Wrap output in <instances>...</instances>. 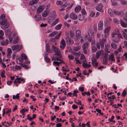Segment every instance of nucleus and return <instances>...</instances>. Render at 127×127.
<instances>
[{
    "label": "nucleus",
    "mask_w": 127,
    "mask_h": 127,
    "mask_svg": "<svg viewBox=\"0 0 127 127\" xmlns=\"http://www.w3.org/2000/svg\"><path fill=\"white\" fill-rule=\"evenodd\" d=\"M52 49L55 52V55L58 56L60 58H61L62 57V56L60 51L58 48L55 47L54 46H53L52 47Z\"/></svg>",
    "instance_id": "nucleus-1"
},
{
    "label": "nucleus",
    "mask_w": 127,
    "mask_h": 127,
    "mask_svg": "<svg viewBox=\"0 0 127 127\" xmlns=\"http://www.w3.org/2000/svg\"><path fill=\"white\" fill-rule=\"evenodd\" d=\"M106 41V39L105 38H103L102 40L101 39L99 40V43L102 49H103L104 45V44Z\"/></svg>",
    "instance_id": "nucleus-2"
},
{
    "label": "nucleus",
    "mask_w": 127,
    "mask_h": 127,
    "mask_svg": "<svg viewBox=\"0 0 127 127\" xmlns=\"http://www.w3.org/2000/svg\"><path fill=\"white\" fill-rule=\"evenodd\" d=\"M103 6V4L100 3L96 7L95 9L97 10L98 11L101 12H103V10L102 9V8Z\"/></svg>",
    "instance_id": "nucleus-3"
},
{
    "label": "nucleus",
    "mask_w": 127,
    "mask_h": 127,
    "mask_svg": "<svg viewBox=\"0 0 127 127\" xmlns=\"http://www.w3.org/2000/svg\"><path fill=\"white\" fill-rule=\"evenodd\" d=\"M45 6L44 5H41L37 8L36 13L39 14L44 9Z\"/></svg>",
    "instance_id": "nucleus-4"
},
{
    "label": "nucleus",
    "mask_w": 127,
    "mask_h": 127,
    "mask_svg": "<svg viewBox=\"0 0 127 127\" xmlns=\"http://www.w3.org/2000/svg\"><path fill=\"white\" fill-rule=\"evenodd\" d=\"M66 43H68V44L69 45H71L74 43V41L68 36L66 37Z\"/></svg>",
    "instance_id": "nucleus-5"
},
{
    "label": "nucleus",
    "mask_w": 127,
    "mask_h": 127,
    "mask_svg": "<svg viewBox=\"0 0 127 127\" xmlns=\"http://www.w3.org/2000/svg\"><path fill=\"white\" fill-rule=\"evenodd\" d=\"M119 33V30L118 29H116L111 33L112 37V38H114L115 35H117Z\"/></svg>",
    "instance_id": "nucleus-6"
},
{
    "label": "nucleus",
    "mask_w": 127,
    "mask_h": 127,
    "mask_svg": "<svg viewBox=\"0 0 127 127\" xmlns=\"http://www.w3.org/2000/svg\"><path fill=\"white\" fill-rule=\"evenodd\" d=\"M103 27V22L102 20H101L99 22L98 24V30H102Z\"/></svg>",
    "instance_id": "nucleus-7"
},
{
    "label": "nucleus",
    "mask_w": 127,
    "mask_h": 127,
    "mask_svg": "<svg viewBox=\"0 0 127 127\" xmlns=\"http://www.w3.org/2000/svg\"><path fill=\"white\" fill-rule=\"evenodd\" d=\"M50 18L51 19H55L56 17V12L55 11H53L49 16Z\"/></svg>",
    "instance_id": "nucleus-8"
},
{
    "label": "nucleus",
    "mask_w": 127,
    "mask_h": 127,
    "mask_svg": "<svg viewBox=\"0 0 127 127\" xmlns=\"http://www.w3.org/2000/svg\"><path fill=\"white\" fill-rule=\"evenodd\" d=\"M61 45L60 47L62 49H64L66 46V43L64 39L62 40L60 42Z\"/></svg>",
    "instance_id": "nucleus-9"
},
{
    "label": "nucleus",
    "mask_w": 127,
    "mask_h": 127,
    "mask_svg": "<svg viewBox=\"0 0 127 127\" xmlns=\"http://www.w3.org/2000/svg\"><path fill=\"white\" fill-rule=\"evenodd\" d=\"M88 41L91 42L92 45H95V40L93 39V38L92 37H89L88 38Z\"/></svg>",
    "instance_id": "nucleus-10"
},
{
    "label": "nucleus",
    "mask_w": 127,
    "mask_h": 127,
    "mask_svg": "<svg viewBox=\"0 0 127 127\" xmlns=\"http://www.w3.org/2000/svg\"><path fill=\"white\" fill-rule=\"evenodd\" d=\"M70 18L74 20L76 19L77 18V16L73 13L70 14Z\"/></svg>",
    "instance_id": "nucleus-11"
},
{
    "label": "nucleus",
    "mask_w": 127,
    "mask_h": 127,
    "mask_svg": "<svg viewBox=\"0 0 127 127\" xmlns=\"http://www.w3.org/2000/svg\"><path fill=\"white\" fill-rule=\"evenodd\" d=\"M9 26V24L8 22L6 23L3 25L1 27V28L4 30H5Z\"/></svg>",
    "instance_id": "nucleus-12"
},
{
    "label": "nucleus",
    "mask_w": 127,
    "mask_h": 127,
    "mask_svg": "<svg viewBox=\"0 0 127 127\" xmlns=\"http://www.w3.org/2000/svg\"><path fill=\"white\" fill-rule=\"evenodd\" d=\"M89 44L87 42H85L82 45L83 49H87L88 48Z\"/></svg>",
    "instance_id": "nucleus-13"
},
{
    "label": "nucleus",
    "mask_w": 127,
    "mask_h": 127,
    "mask_svg": "<svg viewBox=\"0 0 127 127\" xmlns=\"http://www.w3.org/2000/svg\"><path fill=\"white\" fill-rule=\"evenodd\" d=\"M108 60L111 61L112 62H115V60L114 58V55L113 54H111L109 56Z\"/></svg>",
    "instance_id": "nucleus-14"
},
{
    "label": "nucleus",
    "mask_w": 127,
    "mask_h": 127,
    "mask_svg": "<svg viewBox=\"0 0 127 127\" xmlns=\"http://www.w3.org/2000/svg\"><path fill=\"white\" fill-rule=\"evenodd\" d=\"M103 50H100V51H98L96 53V57L97 58H99L101 54L102 53H103Z\"/></svg>",
    "instance_id": "nucleus-15"
},
{
    "label": "nucleus",
    "mask_w": 127,
    "mask_h": 127,
    "mask_svg": "<svg viewBox=\"0 0 127 127\" xmlns=\"http://www.w3.org/2000/svg\"><path fill=\"white\" fill-rule=\"evenodd\" d=\"M35 20L36 21H38L40 20L41 19V15L38 14L35 15L34 16Z\"/></svg>",
    "instance_id": "nucleus-16"
},
{
    "label": "nucleus",
    "mask_w": 127,
    "mask_h": 127,
    "mask_svg": "<svg viewBox=\"0 0 127 127\" xmlns=\"http://www.w3.org/2000/svg\"><path fill=\"white\" fill-rule=\"evenodd\" d=\"M49 14V11H48L47 10H45L42 14V16L44 17H47Z\"/></svg>",
    "instance_id": "nucleus-17"
},
{
    "label": "nucleus",
    "mask_w": 127,
    "mask_h": 127,
    "mask_svg": "<svg viewBox=\"0 0 127 127\" xmlns=\"http://www.w3.org/2000/svg\"><path fill=\"white\" fill-rule=\"evenodd\" d=\"M80 59L83 63L86 62V60L85 56L83 55H81L80 57Z\"/></svg>",
    "instance_id": "nucleus-18"
},
{
    "label": "nucleus",
    "mask_w": 127,
    "mask_h": 127,
    "mask_svg": "<svg viewBox=\"0 0 127 127\" xmlns=\"http://www.w3.org/2000/svg\"><path fill=\"white\" fill-rule=\"evenodd\" d=\"M94 45H92L91 47L92 51L93 53H95L97 50V48L94 46Z\"/></svg>",
    "instance_id": "nucleus-19"
},
{
    "label": "nucleus",
    "mask_w": 127,
    "mask_h": 127,
    "mask_svg": "<svg viewBox=\"0 0 127 127\" xmlns=\"http://www.w3.org/2000/svg\"><path fill=\"white\" fill-rule=\"evenodd\" d=\"M11 31V30L10 29H7L5 31V35L6 36H10L11 34V33H10Z\"/></svg>",
    "instance_id": "nucleus-20"
},
{
    "label": "nucleus",
    "mask_w": 127,
    "mask_h": 127,
    "mask_svg": "<svg viewBox=\"0 0 127 127\" xmlns=\"http://www.w3.org/2000/svg\"><path fill=\"white\" fill-rule=\"evenodd\" d=\"M82 66L84 68H90L91 66V65L87 63H83L82 64Z\"/></svg>",
    "instance_id": "nucleus-21"
},
{
    "label": "nucleus",
    "mask_w": 127,
    "mask_h": 127,
    "mask_svg": "<svg viewBox=\"0 0 127 127\" xmlns=\"http://www.w3.org/2000/svg\"><path fill=\"white\" fill-rule=\"evenodd\" d=\"M120 23L123 27L125 28L127 27V24L124 22L121 19L120 20Z\"/></svg>",
    "instance_id": "nucleus-22"
},
{
    "label": "nucleus",
    "mask_w": 127,
    "mask_h": 127,
    "mask_svg": "<svg viewBox=\"0 0 127 127\" xmlns=\"http://www.w3.org/2000/svg\"><path fill=\"white\" fill-rule=\"evenodd\" d=\"M113 13L116 15H120L123 14V12L122 11H114Z\"/></svg>",
    "instance_id": "nucleus-23"
},
{
    "label": "nucleus",
    "mask_w": 127,
    "mask_h": 127,
    "mask_svg": "<svg viewBox=\"0 0 127 127\" xmlns=\"http://www.w3.org/2000/svg\"><path fill=\"white\" fill-rule=\"evenodd\" d=\"M81 9V6H78L75 8V10L76 12L78 13L80 11Z\"/></svg>",
    "instance_id": "nucleus-24"
},
{
    "label": "nucleus",
    "mask_w": 127,
    "mask_h": 127,
    "mask_svg": "<svg viewBox=\"0 0 127 127\" xmlns=\"http://www.w3.org/2000/svg\"><path fill=\"white\" fill-rule=\"evenodd\" d=\"M21 58H22L23 60L24 59L25 60H27L28 58L26 55L24 53H22L21 55Z\"/></svg>",
    "instance_id": "nucleus-25"
},
{
    "label": "nucleus",
    "mask_w": 127,
    "mask_h": 127,
    "mask_svg": "<svg viewBox=\"0 0 127 127\" xmlns=\"http://www.w3.org/2000/svg\"><path fill=\"white\" fill-rule=\"evenodd\" d=\"M21 83L20 81V78H18L15 79L14 82V84H17V83L20 84Z\"/></svg>",
    "instance_id": "nucleus-26"
},
{
    "label": "nucleus",
    "mask_w": 127,
    "mask_h": 127,
    "mask_svg": "<svg viewBox=\"0 0 127 127\" xmlns=\"http://www.w3.org/2000/svg\"><path fill=\"white\" fill-rule=\"evenodd\" d=\"M111 27H108L106 28L105 29L104 31V33H109L110 30V29Z\"/></svg>",
    "instance_id": "nucleus-27"
},
{
    "label": "nucleus",
    "mask_w": 127,
    "mask_h": 127,
    "mask_svg": "<svg viewBox=\"0 0 127 127\" xmlns=\"http://www.w3.org/2000/svg\"><path fill=\"white\" fill-rule=\"evenodd\" d=\"M110 47V45L108 44H107L105 45V50L106 52H108V50L109 49Z\"/></svg>",
    "instance_id": "nucleus-28"
},
{
    "label": "nucleus",
    "mask_w": 127,
    "mask_h": 127,
    "mask_svg": "<svg viewBox=\"0 0 127 127\" xmlns=\"http://www.w3.org/2000/svg\"><path fill=\"white\" fill-rule=\"evenodd\" d=\"M39 0H33L29 3V4L30 5H33L37 2Z\"/></svg>",
    "instance_id": "nucleus-29"
},
{
    "label": "nucleus",
    "mask_w": 127,
    "mask_h": 127,
    "mask_svg": "<svg viewBox=\"0 0 127 127\" xmlns=\"http://www.w3.org/2000/svg\"><path fill=\"white\" fill-rule=\"evenodd\" d=\"M44 60L47 63H49L51 62V60L50 58H49L48 56H46L44 58Z\"/></svg>",
    "instance_id": "nucleus-30"
},
{
    "label": "nucleus",
    "mask_w": 127,
    "mask_h": 127,
    "mask_svg": "<svg viewBox=\"0 0 127 127\" xmlns=\"http://www.w3.org/2000/svg\"><path fill=\"white\" fill-rule=\"evenodd\" d=\"M19 41V39L18 37H16L14 39L13 41V43L14 44H15L17 43Z\"/></svg>",
    "instance_id": "nucleus-31"
},
{
    "label": "nucleus",
    "mask_w": 127,
    "mask_h": 127,
    "mask_svg": "<svg viewBox=\"0 0 127 127\" xmlns=\"http://www.w3.org/2000/svg\"><path fill=\"white\" fill-rule=\"evenodd\" d=\"M18 47V45H14L12 46L11 48L13 51L16 50L17 51Z\"/></svg>",
    "instance_id": "nucleus-32"
},
{
    "label": "nucleus",
    "mask_w": 127,
    "mask_h": 127,
    "mask_svg": "<svg viewBox=\"0 0 127 127\" xmlns=\"http://www.w3.org/2000/svg\"><path fill=\"white\" fill-rule=\"evenodd\" d=\"M62 26V24H59L55 27V28L57 30H59L61 28Z\"/></svg>",
    "instance_id": "nucleus-33"
},
{
    "label": "nucleus",
    "mask_w": 127,
    "mask_h": 127,
    "mask_svg": "<svg viewBox=\"0 0 127 127\" xmlns=\"http://www.w3.org/2000/svg\"><path fill=\"white\" fill-rule=\"evenodd\" d=\"M76 36L77 37H80L81 35V32L79 30H77L75 32Z\"/></svg>",
    "instance_id": "nucleus-34"
},
{
    "label": "nucleus",
    "mask_w": 127,
    "mask_h": 127,
    "mask_svg": "<svg viewBox=\"0 0 127 127\" xmlns=\"http://www.w3.org/2000/svg\"><path fill=\"white\" fill-rule=\"evenodd\" d=\"M59 21V19L58 18H57L56 19L55 21L51 25L52 26H55L56 25Z\"/></svg>",
    "instance_id": "nucleus-35"
},
{
    "label": "nucleus",
    "mask_w": 127,
    "mask_h": 127,
    "mask_svg": "<svg viewBox=\"0 0 127 127\" xmlns=\"http://www.w3.org/2000/svg\"><path fill=\"white\" fill-rule=\"evenodd\" d=\"M88 33L89 35L93 36L94 34L93 31L91 30H88Z\"/></svg>",
    "instance_id": "nucleus-36"
},
{
    "label": "nucleus",
    "mask_w": 127,
    "mask_h": 127,
    "mask_svg": "<svg viewBox=\"0 0 127 127\" xmlns=\"http://www.w3.org/2000/svg\"><path fill=\"white\" fill-rule=\"evenodd\" d=\"M7 22V19H6L1 21L0 22V24L3 26Z\"/></svg>",
    "instance_id": "nucleus-37"
},
{
    "label": "nucleus",
    "mask_w": 127,
    "mask_h": 127,
    "mask_svg": "<svg viewBox=\"0 0 127 127\" xmlns=\"http://www.w3.org/2000/svg\"><path fill=\"white\" fill-rule=\"evenodd\" d=\"M78 19L80 21H82L84 19V16L80 14L78 16Z\"/></svg>",
    "instance_id": "nucleus-38"
},
{
    "label": "nucleus",
    "mask_w": 127,
    "mask_h": 127,
    "mask_svg": "<svg viewBox=\"0 0 127 127\" xmlns=\"http://www.w3.org/2000/svg\"><path fill=\"white\" fill-rule=\"evenodd\" d=\"M81 47L80 46H78L77 47H75L73 48V50L75 51H78L80 49Z\"/></svg>",
    "instance_id": "nucleus-39"
},
{
    "label": "nucleus",
    "mask_w": 127,
    "mask_h": 127,
    "mask_svg": "<svg viewBox=\"0 0 127 127\" xmlns=\"http://www.w3.org/2000/svg\"><path fill=\"white\" fill-rule=\"evenodd\" d=\"M92 64L93 66L96 67L98 65V63L95 61H92Z\"/></svg>",
    "instance_id": "nucleus-40"
},
{
    "label": "nucleus",
    "mask_w": 127,
    "mask_h": 127,
    "mask_svg": "<svg viewBox=\"0 0 127 127\" xmlns=\"http://www.w3.org/2000/svg\"><path fill=\"white\" fill-rule=\"evenodd\" d=\"M68 57L70 60H72L74 59V56L71 54H69L68 55Z\"/></svg>",
    "instance_id": "nucleus-41"
},
{
    "label": "nucleus",
    "mask_w": 127,
    "mask_h": 127,
    "mask_svg": "<svg viewBox=\"0 0 127 127\" xmlns=\"http://www.w3.org/2000/svg\"><path fill=\"white\" fill-rule=\"evenodd\" d=\"M111 46L112 48L114 49L116 48L117 47V45L113 43H111Z\"/></svg>",
    "instance_id": "nucleus-42"
},
{
    "label": "nucleus",
    "mask_w": 127,
    "mask_h": 127,
    "mask_svg": "<svg viewBox=\"0 0 127 127\" xmlns=\"http://www.w3.org/2000/svg\"><path fill=\"white\" fill-rule=\"evenodd\" d=\"M95 15V12L93 11H91L90 12V16L91 17H93Z\"/></svg>",
    "instance_id": "nucleus-43"
},
{
    "label": "nucleus",
    "mask_w": 127,
    "mask_h": 127,
    "mask_svg": "<svg viewBox=\"0 0 127 127\" xmlns=\"http://www.w3.org/2000/svg\"><path fill=\"white\" fill-rule=\"evenodd\" d=\"M113 22L116 24H118L120 22L117 19H116L115 18L113 19Z\"/></svg>",
    "instance_id": "nucleus-44"
},
{
    "label": "nucleus",
    "mask_w": 127,
    "mask_h": 127,
    "mask_svg": "<svg viewBox=\"0 0 127 127\" xmlns=\"http://www.w3.org/2000/svg\"><path fill=\"white\" fill-rule=\"evenodd\" d=\"M62 33V32H60L55 37V38L56 39H58Z\"/></svg>",
    "instance_id": "nucleus-45"
},
{
    "label": "nucleus",
    "mask_w": 127,
    "mask_h": 127,
    "mask_svg": "<svg viewBox=\"0 0 127 127\" xmlns=\"http://www.w3.org/2000/svg\"><path fill=\"white\" fill-rule=\"evenodd\" d=\"M5 72L4 70H3L2 72H0V74L2 78H5V76L4 75Z\"/></svg>",
    "instance_id": "nucleus-46"
},
{
    "label": "nucleus",
    "mask_w": 127,
    "mask_h": 127,
    "mask_svg": "<svg viewBox=\"0 0 127 127\" xmlns=\"http://www.w3.org/2000/svg\"><path fill=\"white\" fill-rule=\"evenodd\" d=\"M108 12L111 16L113 15V12L112 9H109L108 10Z\"/></svg>",
    "instance_id": "nucleus-47"
},
{
    "label": "nucleus",
    "mask_w": 127,
    "mask_h": 127,
    "mask_svg": "<svg viewBox=\"0 0 127 127\" xmlns=\"http://www.w3.org/2000/svg\"><path fill=\"white\" fill-rule=\"evenodd\" d=\"M78 93V90H74L73 91V96H75L76 97H77L78 95H77V93Z\"/></svg>",
    "instance_id": "nucleus-48"
},
{
    "label": "nucleus",
    "mask_w": 127,
    "mask_h": 127,
    "mask_svg": "<svg viewBox=\"0 0 127 127\" xmlns=\"http://www.w3.org/2000/svg\"><path fill=\"white\" fill-rule=\"evenodd\" d=\"M80 53L79 52H78L76 54L75 56V58H78L80 56Z\"/></svg>",
    "instance_id": "nucleus-49"
},
{
    "label": "nucleus",
    "mask_w": 127,
    "mask_h": 127,
    "mask_svg": "<svg viewBox=\"0 0 127 127\" xmlns=\"http://www.w3.org/2000/svg\"><path fill=\"white\" fill-rule=\"evenodd\" d=\"M123 35L124 38L126 40H127V35L125 32H123Z\"/></svg>",
    "instance_id": "nucleus-50"
},
{
    "label": "nucleus",
    "mask_w": 127,
    "mask_h": 127,
    "mask_svg": "<svg viewBox=\"0 0 127 127\" xmlns=\"http://www.w3.org/2000/svg\"><path fill=\"white\" fill-rule=\"evenodd\" d=\"M63 4V2L61 1H57L56 2V4L58 5H62Z\"/></svg>",
    "instance_id": "nucleus-51"
},
{
    "label": "nucleus",
    "mask_w": 127,
    "mask_h": 127,
    "mask_svg": "<svg viewBox=\"0 0 127 127\" xmlns=\"http://www.w3.org/2000/svg\"><path fill=\"white\" fill-rule=\"evenodd\" d=\"M70 36L71 38L73 37L74 36V33L72 31L70 30Z\"/></svg>",
    "instance_id": "nucleus-52"
},
{
    "label": "nucleus",
    "mask_w": 127,
    "mask_h": 127,
    "mask_svg": "<svg viewBox=\"0 0 127 127\" xmlns=\"http://www.w3.org/2000/svg\"><path fill=\"white\" fill-rule=\"evenodd\" d=\"M53 63L54 65H55L58 66H60L59 62L57 61H54Z\"/></svg>",
    "instance_id": "nucleus-53"
},
{
    "label": "nucleus",
    "mask_w": 127,
    "mask_h": 127,
    "mask_svg": "<svg viewBox=\"0 0 127 127\" xmlns=\"http://www.w3.org/2000/svg\"><path fill=\"white\" fill-rule=\"evenodd\" d=\"M127 94V92L126 91L124 90L123 91V92L121 94V95L123 97L125 96Z\"/></svg>",
    "instance_id": "nucleus-54"
},
{
    "label": "nucleus",
    "mask_w": 127,
    "mask_h": 127,
    "mask_svg": "<svg viewBox=\"0 0 127 127\" xmlns=\"http://www.w3.org/2000/svg\"><path fill=\"white\" fill-rule=\"evenodd\" d=\"M23 46L22 45H18V48L17 51H20L22 48Z\"/></svg>",
    "instance_id": "nucleus-55"
},
{
    "label": "nucleus",
    "mask_w": 127,
    "mask_h": 127,
    "mask_svg": "<svg viewBox=\"0 0 127 127\" xmlns=\"http://www.w3.org/2000/svg\"><path fill=\"white\" fill-rule=\"evenodd\" d=\"M112 41L115 43H118L119 42V40L117 38H112Z\"/></svg>",
    "instance_id": "nucleus-56"
},
{
    "label": "nucleus",
    "mask_w": 127,
    "mask_h": 127,
    "mask_svg": "<svg viewBox=\"0 0 127 127\" xmlns=\"http://www.w3.org/2000/svg\"><path fill=\"white\" fill-rule=\"evenodd\" d=\"M81 12L83 15H86V11L84 8H83L82 9Z\"/></svg>",
    "instance_id": "nucleus-57"
},
{
    "label": "nucleus",
    "mask_w": 127,
    "mask_h": 127,
    "mask_svg": "<svg viewBox=\"0 0 127 127\" xmlns=\"http://www.w3.org/2000/svg\"><path fill=\"white\" fill-rule=\"evenodd\" d=\"M100 43L98 42H97L96 43V46L97 48L99 49H100Z\"/></svg>",
    "instance_id": "nucleus-58"
},
{
    "label": "nucleus",
    "mask_w": 127,
    "mask_h": 127,
    "mask_svg": "<svg viewBox=\"0 0 127 127\" xmlns=\"http://www.w3.org/2000/svg\"><path fill=\"white\" fill-rule=\"evenodd\" d=\"M22 67L21 66H19L16 65L15 67V68L16 70H20Z\"/></svg>",
    "instance_id": "nucleus-59"
},
{
    "label": "nucleus",
    "mask_w": 127,
    "mask_h": 127,
    "mask_svg": "<svg viewBox=\"0 0 127 127\" xmlns=\"http://www.w3.org/2000/svg\"><path fill=\"white\" fill-rule=\"evenodd\" d=\"M78 58H75V60L76 62V64H81V63L80 61V60H79L77 59Z\"/></svg>",
    "instance_id": "nucleus-60"
},
{
    "label": "nucleus",
    "mask_w": 127,
    "mask_h": 127,
    "mask_svg": "<svg viewBox=\"0 0 127 127\" xmlns=\"http://www.w3.org/2000/svg\"><path fill=\"white\" fill-rule=\"evenodd\" d=\"M79 90L81 92H83L84 90V87H79Z\"/></svg>",
    "instance_id": "nucleus-61"
},
{
    "label": "nucleus",
    "mask_w": 127,
    "mask_h": 127,
    "mask_svg": "<svg viewBox=\"0 0 127 127\" xmlns=\"http://www.w3.org/2000/svg\"><path fill=\"white\" fill-rule=\"evenodd\" d=\"M5 16L4 14H3L0 17V19L1 20H3L5 18Z\"/></svg>",
    "instance_id": "nucleus-62"
},
{
    "label": "nucleus",
    "mask_w": 127,
    "mask_h": 127,
    "mask_svg": "<svg viewBox=\"0 0 127 127\" xmlns=\"http://www.w3.org/2000/svg\"><path fill=\"white\" fill-rule=\"evenodd\" d=\"M94 29L95 32H96L97 31V26L96 25H94Z\"/></svg>",
    "instance_id": "nucleus-63"
},
{
    "label": "nucleus",
    "mask_w": 127,
    "mask_h": 127,
    "mask_svg": "<svg viewBox=\"0 0 127 127\" xmlns=\"http://www.w3.org/2000/svg\"><path fill=\"white\" fill-rule=\"evenodd\" d=\"M78 106L77 105L75 104H73L72 106V108L74 109H75L78 108Z\"/></svg>",
    "instance_id": "nucleus-64"
}]
</instances>
